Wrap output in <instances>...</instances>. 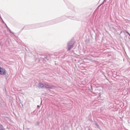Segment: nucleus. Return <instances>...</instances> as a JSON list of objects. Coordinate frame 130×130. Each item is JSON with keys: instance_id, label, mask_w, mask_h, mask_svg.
Here are the masks:
<instances>
[{"instance_id": "obj_1", "label": "nucleus", "mask_w": 130, "mask_h": 130, "mask_svg": "<svg viewBox=\"0 0 130 130\" xmlns=\"http://www.w3.org/2000/svg\"><path fill=\"white\" fill-rule=\"evenodd\" d=\"M6 74H7L6 69L0 67V75L3 76L4 75H6Z\"/></svg>"}, {"instance_id": "obj_2", "label": "nucleus", "mask_w": 130, "mask_h": 130, "mask_svg": "<svg viewBox=\"0 0 130 130\" xmlns=\"http://www.w3.org/2000/svg\"><path fill=\"white\" fill-rule=\"evenodd\" d=\"M0 130H5V128L3 125L0 124Z\"/></svg>"}, {"instance_id": "obj_3", "label": "nucleus", "mask_w": 130, "mask_h": 130, "mask_svg": "<svg viewBox=\"0 0 130 130\" xmlns=\"http://www.w3.org/2000/svg\"><path fill=\"white\" fill-rule=\"evenodd\" d=\"M39 87H40V88H43V87H44V85H43V84L40 83Z\"/></svg>"}, {"instance_id": "obj_4", "label": "nucleus", "mask_w": 130, "mask_h": 130, "mask_svg": "<svg viewBox=\"0 0 130 130\" xmlns=\"http://www.w3.org/2000/svg\"><path fill=\"white\" fill-rule=\"evenodd\" d=\"M73 47H74V46H71V47H70L68 49V50H71V49H72V48H73Z\"/></svg>"}]
</instances>
